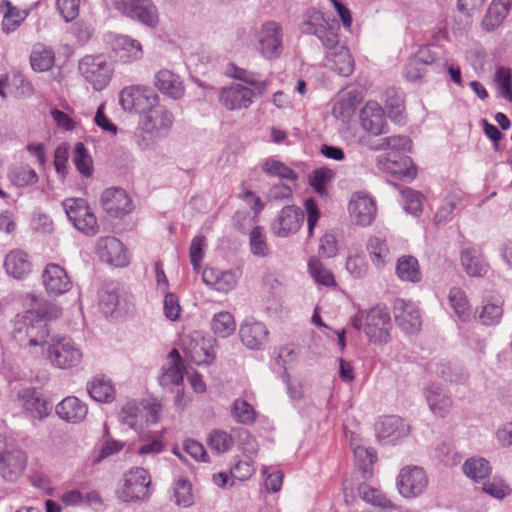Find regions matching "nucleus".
<instances>
[{"label":"nucleus","instance_id":"f257e3e1","mask_svg":"<svg viewBox=\"0 0 512 512\" xmlns=\"http://www.w3.org/2000/svg\"><path fill=\"white\" fill-rule=\"evenodd\" d=\"M61 308L44 303L37 309L17 314L14 320L13 338L23 347L43 346L50 335L47 321L58 318Z\"/></svg>","mask_w":512,"mask_h":512},{"label":"nucleus","instance_id":"f03ea898","mask_svg":"<svg viewBox=\"0 0 512 512\" xmlns=\"http://www.w3.org/2000/svg\"><path fill=\"white\" fill-rule=\"evenodd\" d=\"M226 76L233 82L226 87V108L230 110L246 109L256 95H263L268 87L267 80H258L256 75L233 64L226 66Z\"/></svg>","mask_w":512,"mask_h":512},{"label":"nucleus","instance_id":"7ed1b4c3","mask_svg":"<svg viewBox=\"0 0 512 512\" xmlns=\"http://www.w3.org/2000/svg\"><path fill=\"white\" fill-rule=\"evenodd\" d=\"M174 123L173 113L163 104L157 102L153 108L145 112L138 123V145L146 149L155 138L168 134Z\"/></svg>","mask_w":512,"mask_h":512},{"label":"nucleus","instance_id":"20e7f679","mask_svg":"<svg viewBox=\"0 0 512 512\" xmlns=\"http://www.w3.org/2000/svg\"><path fill=\"white\" fill-rule=\"evenodd\" d=\"M299 29L303 34L316 36L323 46H331L336 43L339 25L336 19L311 7L303 13Z\"/></svg>","mask_w":512,"mask_h":512},{"label":"nucleus","instance_id":"39448f33","mask_svg":"<svg viewBox=\"0 0 512 512\" xmlns=\"http://www.w3.org/2000/svg\"><path fill=\"white\" fill-rule=\"evenodd\" d=\"M78 71L94 90L102 91L109 85L114 68L109 57L100 53L83 56L78 62Z\"/></svg>","mask_w":512,"mask_h":512},{"label":"nucleus","instance_id":"423d86ee","mask_svg":"<svg viewBox=\"0 0 512 512\" xmlns=\"http://www.w3.org/2000/svg\"><path fill=\"white\" fill-rule=\"evenodd\" d=\"M151 476L142 467H133L124 473L117 495L125 502L143 501L151 495Z\"/></svg>","mask_w":512,"mask_h":512},{"label":"nucleus","instance_id":"0eeeda50","mask_svg":"<svg viewBox=\"0 0 512 512\" xmlns=\"http://www.w3.org/2000/svg\"><path fill=\"white\" fill-rule=\"evenodd\" d=\"M373 150H385L390 149L391 151L385 155L378 156L377 164L379 167L390 171L391 173H402V165L406 166L410 162V158L400 157L397 152H408L411 149V140L406 136H391L383 138L378 145L371 146Z\"/></svg>","mask_w":512,"mask_h":512},{"label":"nucleus","instance_id":"6e6552de","mask_svg":"<svg viewBox=\"0 0 512 512\" xmlns=\"http://www.w3.org/2000/svg\"><path fill=\"white\" fill-rule=\"evenodd\" d=\"M82 358L80 347L67 337L52 338L46 351L47 361L58 369L74 368L81 363Z\"/></svg>","mask_w":512,"mask_h":512},{"label":"nucleus","instance_id":"1a4fd4ad","mask_svg":"<svg viewBox=\"0 0 512 512\" xmlns=\"http://www.w3.org/2000/svg\"><path fill=\"white\" fill-rule=\"evenodd\" d=\"M159 101L157 93L144 85L126 86L119 94V104L123 110L139 114L140 117Z\"/></svg>","mask_w":512,"mask_h":512},{"label":"nucleus","instance_id":"9d476101","mask_svg":"<svg viewBox=\"0 0 512 512\" xmlns=\"http://www.w3.org/2000/svg\"><path fill=\"white\" fill-rule=\"evenodd\" d=\"M213 339L205 338L201 332L192 331L182 337L181 345L186 357L194 364L207 365L214 361Z\"/></svg>","mask_w":512,"mask_h":512},{"label":"nucleus","instance_id":"9b49d317","mask_svg":"<svg viewBox=\"0 0 512 512\" xmlns=\"http://www.w3.org/2000/svg\"><path fill=\"white\" fill-rule=\"evenodd\" d=\"M63 207L74 226L86 235H95L98 232V223L87 201L82 198H67Z\"/></svg>","mask_w":512,"mask_h":512},{"label":"nucleus","instance_id":"f8f14e48","mask_svg":"<svg viewBox=\"0 0 512 512\" xmlns=\"http://www.w3.org/2000/svg\"><path fill=\"white\" fill-rule=\"evenodd\" d=\"M258 49L267 59H275L282 53L283 30L275 21L263 23L256 33Z\"/></svg>","mask_w":512,"mask_h":512},{"label":"nucleus","instance_id":"ddd939ff","mask_svg":"<svg viewBox=\"0 0 512 512\" xmlns=\"http://www.w3.org/2000/svg\"><path fill=\"white\" fill-rule=\"evenodd\" d=\"M428 486V477L419 466H406L400 470L397 478L399 493L405 498H416L424 493Z\"/></svg>","mask_w":512,"mask_h":512},{"label":"nucleus","instance_id":"4468645a","mask_svg":"<svg viewBox=\"0 0 512 512\" xmlns=\"http://www.w3.org/2000/svg\"><path fill=\"white\" fill-rule=\"evenodd\" d=\"M114 7L122 14L154 27L158 23V13L151 0H112Z\"/></svg>","mask_w":512,"mask_h":512},{"label":"nucleus","instance_id":"2eb2a0df","mask_svg":"<svg viewBox=\"0 0 512 512\" xmlns=\"http://www.w3.org/2000/svg\"><path fill=\"white\" fill-rule=\"evenodd\" d=\"M390 315L386 307L376 306L365 317L364 333L371 342L386 343L389 338Z\"/></svg>","mask_w":512,"mask_h":512},{"label":"nucleus","instance_id":"dca6fc26","mask_svg":"<svg viewBox=\"0 0 512 512\" xmlns=\"http://www.w3.org/2000/svg\"><path fill=\"white\" fill-rule=\"evenodd\" d=\"M111 53L115 61L129 64L143 56L141 43L127 35H114L109 40Z\"/></svg>","mask_w":512,"mask_h":512},{"label":"nucleus","instance_id":"f3484780","mask_svg":"<svg viewBox=\"0 0 512 512\" xmlns=\"http://www.w3.org/2000/svg\"><path fill=\"white\" fill-rule=\"evenodd\" d=\"M304 214L300 208L287 205L282 208L271 224L272 233L280 238L296 233L303 222Z\"/></svg>","mask_w":512,"mask_h":512},{"label":"nucleus","instance_id":"a211bd4d","mask_svg":"<svg viewBox=\"0 0 512 512\" xmlns=\"http://www.w3.org/2000/svg\"><path fill=\"white\" fill-rule=\"evenodd\" d=\"M377 437L386 444H396L408 436L409 425L399 416L391 415L380 418L375 425Z\"/></svg>","mask_w":512,"mask_h":512},{"label":"nucleus","instance_id":"6ab92c4d","mask_svg":"<svg viewBox=\"0 0 512 512\" xmlns=\"http://www.w3.org/2000/svg\"><path fill=\"white\" fill-rule=\"evenodd\" d=\"M326 49L325 66L336 71L341 76H349L354 69V60L349 50L340 44L339 35L336 43L331 46H324Z\"/></svg>","mask_w":512,"mask_h":512},{"label":"nucleus","instance_id":"aec40b11","mask_svg":"<svg viewBox=\"0 0 512 512\" xmlns=\"http://www.w3.org/2000/svg\"><path fill=\"white\" fill-rule=\"evenodd\" d=\"M100 203L104 211L113 217H119L132 211V200L125 190L108 188L101 194Z\"/></svg>","mask_w":512,"mask_h":512},{"label":"nucleus","instance_id":"412c9836","mask_svg":"<svg viewBox=\"0 0 512 512\" xmlns=\"http://www.w3.org/2000/svg\"><path fill=\"white\" fill-rule=\"evenodd\" d=\"M375 201L363 192L352 195L349 212L352 220L360 226H369L376 215Z\"/></svg>","mask_w":512,"mask_h":512},{"label":"nucleus","instance_id":"4be33fe9","mask_svg":"<svg viewBox=\"0 0 512 512\" xmlns=\"http://www.w3.org/2000/svg\"><path fill=\"white\" fill-rule=\"evenodd\" d=\"M42 278L44 287L50 295H62L72 287V282L66 270L55 263L46 265Z\"/></svg>","mask_w":512,"mask_h":512},{"label":"nucleus","instance_id":"5701e85b","mask_svg":"<svg viewBox=\"0 0 512 512\" xmlns=\"http://www.w3.org/2000/svg\"><path fill=\"white\" fill-rule=\"evenodd\" d=\"M394 317L399 327L406 333L417 332L421 327V316L418 307L403 299L394 303Z\"/></svg>","mask_w":512,"mask_h":512},{"label":"nucleus","instance_id":"b1692460","mask_svg":"<svg viewBox=\"0 0 512 512\" xmlns=\"http://www.w3.org/2000/svg\"><path fill=\"white\" fill-rule=\"evenodd\" d=\"M183 373L182 357L177 349H172L167 356V362L161 368L159 384L168 389L178 386L183 381Z\"/></svg>","mask_w":512,"mask_h":512},{"label":"nucleus","instance_id":"393cba45","mask_svg":"<svg viewBox=\"0 0 512 512\" xmlns=\"http://www.w3.org/2000/svg\"><path fill=\"white\" fill-rule=\"evenodd\" d=\"M362 128L378 136L387 133V124L382 107L376 102H367L360 112Z\"/></svg>","mask_w":512,"mask_h":512},{"label":"nucleus","instance_id":"a878e982","mask_svg":"<svg viewBox=\"0 0 512 512\" xmlns=\"http://www.w3.org/2000/svg\"><path fill=\"white\" fill-rule=\"evenodd\" d=\"M98 253L101 260L116 267L128 264V254L121 241L115 237H105L98 242Z\"/></svg>","mask_w":512,"mask_h":512},{"label":"nucleus","instance_id":"bb28decb","mask_svg":"<svg viewBox=\"0 0 512 512\" xmlns=\"http://www.w3.org/2000/svg\"><path fill=\"white\" fill-rule=\"evenodd\" d=\"M27 463L26 453L17 448L0 452V470L8 480H14L24 471Z\"/></svg>","mask_w":512,"mask_h":512},{"label":"nucleus","instance_id":"cd10ccee","mask_svg":"<svg viewBox=\"0 0 512 512\" xmlns=\"http://www.w3.org/2000/svg\"><path fill=\"white\" fill-rule=\"evenodd\" d=\"M423 395L434 415L445 417L449 414L453 401L450 395L437 384H428L423 389Z\"/></svg>","mask_w":512,"mask_h":512},{"label":"nucleus","instance_id":"c85d7f7f","mask_svg":"<svg viewBox=\"0 0 512 512\" xmlns=\"http://www.w3.org/2000/svg\"><path fill=\"white\" fill-rule=\"evenodd\" d=\"M239 333L242 343L249 349H261L268 338L266 326L254 319H246L241 325Z\"/></svg>","mask_w":512,"mask_h":512},{"label":"nucleus","instance_id":"c756f323","mask_svg":"<svg viewBox=\"0 0 512 512\" xmlns=\"http://www.w3.org/2000/svg\"><path fill=\"white\" fill-rule=\"evenodd\" d=\"M4 268L9 276L22 280L31 273L32 263L25 251L13 249L5 256Z\"/></svg>","mask_w":512,"mask_h":512},{"label":"nucleus","instance_id":"7c9ffc66","mask_svg":"<svg viewBox=\"0 0 512 512\" xmlns=\"http://www.w3.org/2000/svg\"><path fill=\"white\" fill-rule=\"evenodd\" d=\"M20 405L31 417L43 419L49 414V403L35 389H24L18 393Z\"/></svg>","mask_w":512,"mask_h":512},{"label":"nucleus","instance_id":"2f4dec72","mask_svg":"<svg viewBox=\"0 0 512 512\" xmlns=\"http://www.w3.org/2000/svg\"><path fill=\"white\" fill-rule=\"evenodd\" d=\"M56 413L67 422L80 423L86 418L88 407L77 397L69 396L57 404Z\"/></svg>","mask_w":512,"mask_h":512},{"label":"nucleus","instance_id":"473e14b6","mask_svg":"<svg viewBox=\"0 0 512 512\" xmlns=\"http://www.w3.org/2000/svg\"><path fill=\"white\" fill-rule=\"evenodd\" d=\"M155 86L162 94L173 99L181 98L185 92L180 77L167 69H162L156 73Z\"/></svg>","mask_w":512,"mask_h":512},{"label":"nucleus","instance_id":"72a5a7b5","mask_svg":"<svg viewBox=\"0 0 512 512\" xmlns=\"http://www.w3.org/2000/svg\"><path fill=\"white\" fill-rule=\"evenodd\" d=\"M512 0H492L482 20V28L487 32L497 29L509 14Z\"/></svg>","mask_w":512,"mask_h":512},{"label":"nucleus","instance_id":"f704fd0d","mask_svg":"<svg viewBox=\"0 0 512 512\" xmlns=\"http://www.w3.org/2000/svg\"><path fill=\"white\" fill-rule=\"evenodd\" d=\"M461 265L465 272L472 277L484 276L488 270V264L481 251L474 247L465 248L461 251Z\"/></svg>","mask_w":512,"mask_h":512},{"label":"nucleus","instance_id":"c9c22d12","mask_svg":"<svg viewBox=\"0 0 512 512\" xmlns=\"http://www.w3.org/2000/svg\"><path fill=\"white\" fill-rule=\"evenodd\" d=\"M0 11L3 14L1 28L5 34L16 31L28 16L27 11L14 6L9 0L2 1Z\"/></svg>","mask_w":512,"mask_h":512},{"label":"nucleus","instance_id":"e433bc0d","mask_svg":"<svg viewBox=\"0 0 512 512\" xmlns=\"http://www.w3.org/2000/svg\"><path fill=\"white\" fill-rule=\"evenodd\" d=\"M55 63V52L51 47L37 43L30 54V64L34 71L45 72L50 70Z\"/></svg>","mask_w":512,"mask_h":512},{"label":"nucleus","instance_id":"4c0bfd02","mask_svg":"<svg viewBox=\"0 0 512 512\" xmlns=\"http://www.w3.org/2000/svg\"><path fill=\"white\" fill-rule=\"evenodd\" d=\"M503 316V300L491 298L477 310V319L485 326L498 324Z\"/></svg>","mask_w":512,"mask_h":512},{"label":"nucleus","instance_id":"58836bf2","mask_svg":"<svg viewBox=\"0 0 512 512\" xmlns=\"http://www.w3.org/2000/svg\"><path fill=\"white\" fill-rule=\"evenodd\" d=\"M90 396L98 402H111L115 398L116 390L110 379L105 376H96L88 388Z\"/></svg>","mask_w":512,"mask_h":512},{"label":"nucleus","instance_id":"ea45409f","mask_svg":"<svg viewBox=\"0 0 512 512\" xmlns=\"http://www.w3.org/2000/svg\"><path fill=\"white\" fill-rule=\"evenodd\" d=\"M396 275L402 281L418 283L422 279L418 260L410 255L402 256L397 260Z\"/></svg>","mask_w":512,"mask_h":512},{"label":"nucleus","instance_id":"a19ab883","mask_svg":"<svg viewBox=\"0 0 512 512\" xmlns=\"http://www.w3.org/2000/svg\"><path fill=\"white\" fill-rule=\"evenodd\" d=\"M463 473L474 482H483L491 474L488 460L482 457H471L462 466Z\"/></svg>","mask_w":512,"mask_h":512},{"label":"nucleus","instance_id":"79ce46f5","mask_svg":"<svg viewBox=\"0 0 512 512\" xmlns=\"http://www.w3.org/2000/svg\"><path fill=\"white\" fill-rule=\"evenodd\" d=\"M367 250L372 263L377 268H382L390 260V251L386 241L379 236L369 238Z\"/></svg>","mask_w":512,"mask_h":512},{"label":"nucleus","instance_id":"37998d69","mask_svg":"<svg viewBox=\"0 0 512 512\" xmlns=\"http://www.w3.org/2000/svg\"><path fill=\"white\" fill-rule=\"evenodd\" d=\"M249 249L258 258H266L270 255L271 251L263 227L255 225L249 232Z\"/></svg>","mask_w":512,"mask_h":512},{"label":"nucleus","instance_id":"c03bdc74","mask_svg":"<svg viewBox=\"0 0 512 512\" xmlns=\"http://www.w3.org/2000/svg\"><path fill=\"white\" fill-rule=\"evenodd\" d=\"M144 405L143 401H128L121 410L120 418L123 423L129 425L133 429L144 425Z\"/></svg>","mask_w":512,"mask_h":512},{"label":"nucleus","instance_id":"a18cd8bd","mask_svg":"<svg viewBox=\"0 0 512 512\" xmlns=\"http://www.w3.org/2000/svg\"><path fill=\"white\" fill-rule=\"evenodd\" d=\"M449 302L458 318L464 322L471 318L472 310L465 292L457 287L449 291Z\"/></svg>","mask_w":512,"mask_h":512},{"label":"nucleus","instance_id":"49530a36","mask_svg":"<svg viewBox=\"0 0 512 512\" xmlns=\"http://www.w3.org/2000/svg\"><path fill=\"white\" fill-rule=\"evenodd\" d=\"M73 163L77 171L84 177H91L94 172L93 160L82 142L75 144Z\"/></svg>","mask_w":512,"mask_h":512},{"label":"nucleus","instance_id":"de8ad7c7","mask_svg":"<svg viewBox=\"0 0 512 512\" xmlns=\"http://www.w3.org/2000/svg\"><path fill=\"white\" fill-rule=\"evenodd\" d=\"M262 169L266 174L270 176L290 181H296L298 179V174L293 169L274 158H268L264 162Z\"/></svg>","mask_w":512,"mask_h":512},{"label":"nucleus","instance_id":"09e8293b","mask_svg":"<svg viewBox=\"0 0 512 512\" xmlns=\"http://www.w3.org/2000/svg\"><path fill=\"white\" fill-rule=\"evenodd\" d=\"M308 269L311 276L317 283L328 287L335 285V279L332 272L325 268L321 261L316 257L309 259Z\"/></svg>","mask_w":512,"mask_h":512},{"label":"nucleus","instance_id":"8fccbe9b","mask_svg":"<svg viewBox=\"0 0 512 512\" xmlns=\"http://www.w3.org/2000/svg\"><path fill=\"white\" fill-rule=\"evenodd\" d=\"M233 418L242 424H252L256 419V411L243 399H236L231 408Z\"/></svg>","mask_w":512,"mask_h":512},{"label":"nucleus","instance_id":"3c124183","mask_svg":"<svg viewBox=\"0 0 512 512\" xmlns=\"http://www.w3.org/2000/svg\"><path fill=\"white\" fill-rule=\"evenodd\" d=\"M495 82L502 98L512 102V72L509 68L498 67L495 73Z\"/></svg>","mask_w":512,"mask_h":512},{"label":"nucleus","instance_id":"603ef678","mask_svg":"<svg viewBox=\"0 0 512 512\" xmlns=\"http://www.w3.org/2000/svg\"><path fill=\"white\" fill-rule=\"evenodd\" d=\"M9 177L15 185L20 187L33 185L38 180L37 173L28 165L15 167L9 174Z\"/></svg>","mask_w":512,"mask_h":512},{"label":"nucleus","instance_id":"864d4df0","mask_svg":"<svg viewBox=\"0 0 512 512\" xmlns=\"http://www.w3.org/2000/svg\"><path fill=\"white\" fill-rule=\"evenodd\" d=\"M174 496L176 503L188 507L193 503L192 484L184 477H180L174 483Z\"/></svg>","mask_w":512,"mask_h":512},{"label":"nucleus","instance_id":"5fc2aeb1","mask_svg":"<svg viewBox=\"0 0 512 512\" xmlns=\"http://www.w3.org/2000/svg\"><path fill=\"white\" fill-rule=\"evenodd\" d=\"M334 178V172L326 167L315 169L310 175V185L319 195L326 193V185Z\"/></svg>","mask_w":512,"mask_h":512},{"label":"nucleus","instance_id":"6e6d98bb","mask_svg":"<svg viewBox=\"0 0 512 512\" xmlns=\"http://www.w3.org/2000/svg\"><path fill=\"white\" fill-rule=\"evenodd\" d=\"M359 494L361 498L372 505L388 508L391 506L390 500L378 489L372 488L369 485H361L359 487Z\"/></svg>","mask_w":512,"mask_h":512},{"label":"nucleus","instance_id":"4d7b16f0","mask_svg":"<svg viewBox=\"0 0 512 512\" xmlns=\"http://www.w3.org/2000/svg\"><path fill=\"white\" fill-rule=\"evenodd\" d=\"M99 495L96 492H90L84 495L81 491L73 489L66 491L61 496V501L66 506H81L83 503L98 501Z\"/></svg>","mask_w":512,"mask_h":512},{"label":"nucleus","instance_id":"13d9d810","mask_svg":"<svg viewBox=\"0 0 512 512\" xmlns=\"http://www.w3.org/2000/svg\"><path fill=\"white\" fill-rule=\"evenodd\" d=\"M354 456L363 476L367 477V475L371 473V467L376 460L374 450L358 446L354 448Z\"/></svg>","mask_w":512,"mask_h":512},{"label":"nucleus","instance_id":"bf43d9fd","mask_svg":"<svg viewBox=\"0 0 512 512\" xmlns=\"http://www.w3.org/2000/svg\"><path fill=\"white\" fill-rule=\"evenodd\" d=\"M81 0H56V8L66 22L75 20L80 12Z\"/></svg>","mask_w":512,"mask_h":512},{"label":"nucleus","instance_id":"052dcab7","mask_svg":"<svg viewBox=\"0 0 512 512\" xmlns=\"http://www.w3.org/2000/svg\"><path fill=\"white\" fill-rule=\"evenodd\" d=\"M255 469L248 461H239L230 469V477L226 474V486L229 484L230 478L232 480L245 481L249 479ZM234 481L230 485H233Z\"/></svg>","mask_w":512,"mask_h":512},{"label":"nucleus","instance_id":"680f3d73","mask_svg":"<svg viewBox=\"0 0 512 512\" xmlns=\"http://www.w3.org/2000/svg\"><path fill=\"white\" fill-rule=\"evenodd\" d=\"M203 282L215 291L224 289V272L220 269L206 267L202 273Z\"/></svg>","mask_w":512,"mask_h":512},{"label":"nucleus","instance_id":"e2e57ef3","mask_svg":"<svg viewBox=\"0 0 512 512\" xmlns=\"http://www.w3.org/2000/svg\"><path fill=\"white\" fill-rule=\"evenodd\" d=\"M403 207L407 213L417 215L422 211V203L418 192L411 188L402 190Z\"/></svg>","mask_w":512,"mask_h":512},{"label":"nucleus","instance_id":"0e129e2a","mask_svg":"<svg viewBox=\"0 0 512 512\" xmlns=\"http://www.w3.org/2000/svg\"><path fill=\"white\" fill-rule=\"evenodd\" d=\"M204 247H205V238L203 236H196L192 239L190 249H189V255H190V261L193 266V269L197 272L200 269V263L203 259Z\"/></svg>","mask_w":512,"mask_h":512},{"label":"nucleus","instance_id":"69168bd1","mask_svg":"<svg viewBox=\"0 0 512 512\" xmlns=\"http://www.w3.org/2000/svg\"><path fill=\"white\" fill-rule=\"evenodd\" d=\"M483 491L496 499H503L510 494L511 489L501 479H493L491 482H482Z\"/></svg>","mask_w":512,"mask_h":512},{"label":"nucleus","instance_id":"338daca9","mask_svg":"<svg viewBox=\"0 0 512 512\" xmlns=\"http://www.w3.org/2000/svg\"><path fill=\"white\" fill-rule=\"evenodd\" d=\"M164 314L167 319L176 321L181 312L179 299L174 293L167 292L164 297Z\"/></svg>","mask_w":512,"mask_h":512},{"label":"nucleus","instance_id":"774afa93","mask_svg":"<svg viewBox=\"0 0 512 512\" xmlns=\"http://www.w3.org/2000/svg\"><path fill=\"white\" fill-rule=\"evenodd\" d=\"M346 269L354 278H363L367 273V264L361 256L348 257Z\"/></svg>","mask_w":512,"mask_h":512}]
</instances>
